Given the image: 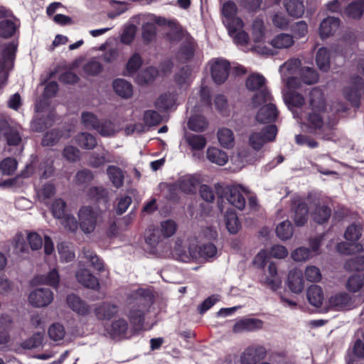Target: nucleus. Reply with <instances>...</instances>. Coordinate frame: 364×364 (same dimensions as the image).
<instances>
[{"instance_id":"nucleus-14","label":"nucleus","mask_w":364,"mask_h":364,"mask_svg":"<svg viewBox=\"0 0 364 364\" xmlns=\"http://www.w3.org/2000/svg\"><path fill=\"white\" fill-rule=\"evenodd\" d=\"M112 87L114 93L122 99L129 100L133 96V85L126 79L119 77L114 79Z\"/></svg>"},{"instance_id":"nucleus-18","label":"nucleus","mask_w":364,"mask_h":364,"mask_svg":"<svg viewBox=\"0 0 364 364\" xmlns=\"http://www.w3.org/2000/svg\"><path fill=\"white\" fill-rule=\"evenodd\" d=\"M292 220L296 227H303L307 223L309 209L305 201L300 200L292 208Z\"/></svg>"},{"instance_id":"nucleus-45","label":"nucleus","mask_w":364,"mask_h":364,"mask_svg":"<svg viewBox=\"0 0 364 364\" xmlns=\"http://www.w3.org/2000/svg\"><path fill=\"white\" fill-rule=\"evenodd\" d=\"M252 97L251 102L253 107H257L265 104L271 98V93L267 86H264L256 91Z\"/></svg>"},{"instance_id":"nucleus-62","label":"nucleus","mask_w":364,"mask_h":364,"mask_svg":"<svg viewBox=\"0 0 364 364\" xmlns=\"http://www.w3.org/2000/svg\"><path fill=\"white\" fill-rule=\"evenodd\" d=\"M269 257L267 251L265 249H262L255 256L252 264L255 267L259 269H263L268 262Z\"/></svg>"},{"instance_id":"nucleus-26","label":"nucleus","mask_w":364,"mask_h":364,"mask_svg":"<svg viewBox=\"0 0 364 364\" xmlns=\"http://www.w3.org/2000/svg\"><path fill=\"white\" fill-rule=\"evenodd\" d=\"M262 320H237L233 331L237 333L253 331L262 328Z\"/></svg>"},{"instance_id":"nucleus-29","label":"nucleus","mask_w":364,"mask_h":364,"mask_svg":"<svg viewBox=\"0 0 364 364\" xmlns=\"http://www.w3.org/2000/svg\"><path fill=\"white\" fill-rule=\"evenodd\" d=\"M283 5L287 14L294 18L302 17L304 14V5L302 0H284Z\"/></svg>"},{"instance_id":"nucleus-48","label":"nucleus","mask_w":364,"mask_h":364,"mask_svg":"<svg viewBox=\"0 0 364 364\" xmlns=\"http://www.w3.org/2000/svg\"><path fill=\"white\" fill-rule=\"evenodd\" d=\"M66 202L60 198H56L53 200L50 206V211L53 218L56 219L63 218L65 214Z\"/></svg>"},{"instance_id":"nucleus-58","label":"nucleus","mask_w":364,"mask_h":364,"mask_svg":"<svg viewBox=\"0 0 364 364\" xmlns=\"http://www.w3.org/2000/svg\"><path fill=\"white\" fill-rule=\"evenodd\" d=\"M156 26L154 23L146 22L142 25L141 36L146 43L151 42L156 36Z\"/></svg>"},{"instance_id":"nucleus-20","label":"nucleus","mask_w":364,"mask_h":364,"mask_svg":"<svg viewBox=\"0 0 364 364\" xmlns=\"http://www.w3.org/2000/svg\"><path fill=\"white\" fill-rule=\"evenodd\" d=\"M96 318H113L119 311V306L111 302H102L93 309Z\"/></svg>"},{"instance_id":"nucleus-21","label":"nucleus","mask_w":364,"mask_h":364,"mask_svg":"<svg viewBox=\"0 0 364 364\" xmlns=\"http://www.w3.org/2000/svg\"><path fill=\"white\" fill-rule=\"evenodd\" d=\"M20 26L19 20L16 17L13 19L4 18L0 21V38L9 39L12 38Z\"/></svg>"},{"instance_id":"nucleus-27","label":"nucleus","mask_w":364,"mask_h":364,"mask_svg":"<svg viewBox=\"0 0 364 364\" xmlns=\"http://www.w3.org/2000/svg\"><path fill=\"white\" fill-rule=\"evenodd\" d=\"M331 215V209L327 205L316 204L311 213L312 220L318 225L327 223Z\"/></svg>"},{"instance_id":"nucleus-16","label":"nucleus","mask_w":364,"mask_h":364,"mask_svg":"<svg viewBox=\"0 0 364 364\" xmlns=\"http://www.w3.org/2000/svg\"><path fill=\"white\" fill-rule=\"evenodd\" d=\"M66 303L69 308L76 312L79 316H87L92 311L90 306L84 300L75 294H70L66 297Z\"/></svg>"},{"instance_id":"nucleus-61","label":"nucleus","mask_w":364,"mask_h":364,"mask_svg":"<svg viewBox=\"0 0 364 364\" xmlns=\"http://www.w3.org/2000/svg\"><path fill=\"white\" fill-rule=\"evenodd\" d=\"M311 252L309 248L306 247H299L292 251L291 254V259L295 262H304L311 257Z\"/></svg>"},{"instance_id":"nucleus-30","label":"nucleus","mask_w":364,"mask_h":364,"mask_svg":"<svg viewBox=\"0 0 364 364\" xmlns=\"http://www.w3.org/2000/svg\"><path fill=\"white\" fill-rule=\"evenodd\" d=\"M331 50L322 46L319 48L316 54V63L318 69L323 72H328L330 69Z\"/></svg>"},{"instance_id":"nucleus-35","label":"nucleus","mask_w":364,"mask_h":364,"mask_svg":"<svg viewBox=\"0 0 364 364\" xmlns=\"http://www.w3.org/2000/svg\"><path fill=\"white\" fill-rule=\"evenodd\" d=\"M107 174L114 187L119 188L123 186L124 176L119 166L109 165L107 168Z\"/></svg>"},{"instance_id":"nucleus-5","label":"nucleus","mask_w":364,"mask_h":364,"mask_svg":"<svg viewBox=\"0 0 364 364\" xmlns=\"http://www.w3.org/2000/svg\"><path fill=\"white\" fill-rule=\"evenodd\" d=\"M221 188V191L216 187L217 193L222 198H225L230 204L237 208L238 210H243L245 207L246 200L239 188L235 186H227L223 188L219 183L217 184Z\"/></svg>"},{"instance_id":"nucleus-47","label":"nucleus","mask_w":364,"mask_h":364,"mask_svg":"<svg viewBox=\"0 0 364 364\" xmlns=\"http://www.w3.org/2000/svg\"><path fill=\"white\" fill-rule=\"evenodd\" d=\"M344 267L350 272H362L364 271V255L355 256L348 259Z\"/></svg>"},{"instance_id":"nucleus-49","label":"nucleus","mask_w":364,"mask_h":364,"mask_svg":"<svg viewBox=\"0 0 364 364\" xmlns=\"http://www.w3.org/2000/svg\"><path fill=\"white\" fill-rule=\"evenodd\" d=\"M364 284V275L353 274L348 277L346 283L347 289L352 293L360 291Z\"/></svg>"},{"instance_id":"nucleus-34","label":"nucleus","mask_w":364,"mask_h":364,"mask_svg":"<svg viewBox=\"0 0 364 364\" xmlns=\"http://www.w3.org/2000/svg\"><path fill=\"white\" fill-rule=\"evenodd\" d=\"M283 100L287 108L291 111H293V108L301 107L305 103L303 95L297 92H287L283 95Z\"/></svg>"},{"instance_id":"nucleus-3","label":"nucleus","mask_w":364,"mask_h":364,"mask_svg":"<svg viewBox=\"0 0 364 364\" xmlns=\"http://www.w3.org/2000/svg\"><path fill=\"white\" fill-rule=\"evenodd\" d=\"M98 213L90 205L82 206L77 213L79 227L85 234L88 235L94 232L96 228Z\"/></svg>"},{"instance_id":"nucleus-52","label":"nucleus","mask_w":364,"mask_h":364,"mask_svg":"<svg viewBox=\"0 0 364 364\" xmlns=\"http://www.w3.org/2000/svg\"><path fill=\"white\" fill-rule=\"evenodd\" d=\"M18 167V162L16 159L11 157L5 158L0 163V170L3 175L11 176L12 175Z\"/></svg>"},{"instance_id":"nucleus-59","label":"nucleus","mask_w":364,"mask_h":364,"mask_svg":"<svg viewBox=\"0 0 364 364\" xmlns=\"http://www.w3.org/2000/svg\"><path fill=\"white\" fill-rule=\"evenodd\" d=\"M218 253L216 246L211 242L201 244L199 246V257L208 259L214 257Z\"/></svg>"},{"instance_id":"nucleus-46","label":"nucleus","mask_w":364,"mask_h":364,"mask_svg":"<svg viewBox=\"0 0 364 364\" xmlns=\"http://www.w3.org/2000/svg\"><path fill=\"white\" fill-rule=\"evenodd\" d=\"M175 104V100L170 93L161 94L155 102L157 109L166 112L171 109Z\"/></svg>"},{"instance_id":"nucleus-50","label":"nucleus","mask_w":364,"mask_h":364,"mask_svg":"<svg viewBox=\"0 0 364 364\" xmlns=\"http://www.w3.org/2000/svg\"><path fill=\"white\" fill-rule=\"evenodd\" d=\"M44 339L43 332H37L31 337L24 341L21 346L25 349L36 348L42 346Z\"/></svg>"},{"instance_id":"nucleus-25","label":"nucleus","mask_w":364,"mask_h":364,"mask_svg":"<svg viewBox=\"0 0 364 364\" xmlns=\"http://www.w3.org/2000/svg\"><path fill=\"white\" fill-rule=\"evenodd\" d=\"M159 75V70L154 66H147L136 75V82L139 85H146L153 82Z\"/></svg>"},{"instance_id":"nucleus-39","label":"nucleus","mask_w":364,"mask_h":364,"mask_svg":"<svg viewBox=\"0 0 364 364\" xmlns=\"http://www.w3.org/2000/svg\"><path fill=\"white\" fill-rule=\"evenodd\" d=\"M299 77L304 84L309 85L316 84L319 80L318 72L314 68L309 66L301 68Z\"/></svg>"},{"instance_id":"nucleus-56","label":"nucleus","mask_w":364,"mask_h":364,"mask_svg":"<svg viewBox=\"0 0 364 364\" xmlns=\"http://www.w3.org/2000/svg\"><path fill=\"white\" fill-rule=\"evenodd\" d=\"M81 121L86 128H91L95 130L100 122L95 114L87 111H84L81 113Z\"/></svg>"},{"instance_id":"nucleus-13","label":"nucleus","mask_w":364,"mask_h":364,"mask_svg":"<svg viewBox=\"0 0 364 364\" xmlns=\"http://www.w3.org/2000/svg\"><path fill=\"white\" fill-rule=\"evenodd\" d=\"M88 195L95 200L99 209L102 211L109 206V193L106 188L102 186H92L89 188Z\"/></svg>"},{"instance_id":"nucleus-19","label":"nucleus","mask_w":364,"mask_h":364,"mask_svg":"<svg viewBox=\"0 0 364 364\" xmlns=\"http://www.w3.org/2000/svg\"><path fill=\"white\" fill-rule=\"evenodd\" d=\"M18 41H12L2 45L1 51V62L4 65H10L11 68L14 66V60L16 59V53L18 50Z\"/></svg>"},{"instance_id":"nucleus-36","label":"nucleus","mask_w":364,"mask_h":364,"mask_svg":"<svg viewBox=\"0 0 364 364\" xmlns=\"http://www.w3.org/2000/svg\"><path fill=\"white\" fill-rule=\"evenodd\" d=\"M267 80L260 73H252L250 75L245 82L246 88L249 91H256L266 86Z\"/></svg>"},{"instance_id":"nucleus-9","label":"nucleus","mask_w":364,"mask_h":364,"mask_svg":"<svg viewBox=\"0 0 364 364\" xmlns=\"http://www.w3.org/2000/svg\"><path fill=\"white\" fill-rule=\"evenodd\" d=\"M60 274L56 268H53L46 274H36L31 281V286L34 287L47 285L55 289L59 287Z\"/></svg>"},{"instance_id":"nucleus-57","label":"nucleus","mask_w":364,"mask_h":364,"mask_svg":"<svg viewBox=\"0 0 364 364\" xmlns=\"http://www.w3.org/2000/svg\"><path fill=\"white\" fill-rule=\"evenodd\" d=\"M103 70V65L95 60H88L83 66V71L90 76H97Z\"/></svg>"},{"instance_id":"nucleus-8","label":"nucleus","mask_w":364,"mask_h":364,"mask_svg":"<svg viewBox=\"0 0 364 364\" xmlns=\"http://www.w3.org/2000/svg\"><path fill=\"white\" fill-rule=\"evenodd\" d=\"M267 355L266 348L260 345H252L246 348L241 353V364H257L263 360Z\"/></svg>"},{"instance_id":"nucleus-38","label":"nucleus","mask_w":364,"mask_h":364,"mask_svg":"<svg viewBox=\"0 0 364 364\" xmlns=\"http://www.w3.org/2000/svg\"><path fill=\"white\" fill-rule=\"evenodd\" d=\"M275 233L277 237L282 240L284 241L290 239L294 233L291 223L289 220L282 221L277 225Z\"/></svg>"},{"instance_id":"nucleus-15","label":"nucleus","mask_w":364,"mask_h":364,"mask_svg":"<svg viewBox=\"0 0 364 364\" xmlns=\"http://www.w3.org/2000/svg\"><path fill=\"white\" fill-rule=\"evenodd\" d=\"M287 284L289 290L294 294H300L304 289L303 272L298 269H291L287 275Z\"/></svg>"},{"instance_id":"nucleus-22","label":"nucleus","mask_w":364,"mask_h":364,"mask_svg":"<svg viewBox=\"0 0 364 364\" xmlns=\"http://www.w3.org/2000/svg\"><path fill=\"white\" fill-rule=\"evenodd\" d=\"M225 227L231 235L237 234L242 228L241 223L235 210L228 208L224 214Z\"/></svg>"},{"instance_id":"nucleus-60","label":"nucleus","mask_w":364,"mask_h":364,"mask_svg":"<svg viewBox=\"0 0 364 364\" xmlns=\"http://www.w3.org/2000/svg\"><path fill=\"white\" fill-rule=\"evenodd\" d=\"M267 142L274 141L278 133V129L275 124L269 123L264 126L259 132Z\"/></svg>"},{"instance_id":"nucleus-37","label":"nucleus","mask_w":364,"mask_h":364,"mask_svg":"<svg viewBox=\"0 0 364 364\" xmlns=\"http://www.w3.org/2000/svg\"><path fill=\"white\" fill-rule=\"evenodd\" d=\"M184 138L188 145L194 151L203 150L207 144L206 138L203 135L186 134Z\"/></svg>"},{"instance_id":"nucleus-12","label":"nucleus","mask_w":364,"mask_h":364,"mask_svg":"<svg viewBox=\"0 0 364 364\" xmlns=\"http://www.w3.org/2000/svg\"><path fill=\"white\" fill-rule=\"evenodd\" d=\"M279 111L275 105L268 103L262 106L257 111L255 119L259 124L274 123L278 118Z\"/></svg>"},{"instance_id":"nucleus-55","label":"nucleus","mask_w":364,"mask_h":364,"mask_svg":"<svg viewBox=\"0 0 364 364\" xmlns=\"http://www.w3.org/2000/svg\"><path fill=\"white\" fill-rule=\"evenodd\" d=\"M102 136H112L116 133L114 124L110 120L100 122L95 129Z\"/></svg>"},{"instance_id":"nucleus-64","label":"nucleus","mask_w":364,"mask_h":364,"mask_svg":"<svg viewBox=\"0 0 364 364\" xmlns=\"http://www.w3.org/2000/svg\"><path fill=\"white\" fill-rule=\"evenodd\" d=\"M93 178L94 176L92 171L83 168L77 171L74 180L76 184L82 185L90 183Z\"/></svg>"},{"instance_id":"nucleus-7","label":"nucleus","mask_w":364,"mask_h":364,"mask_svg":"<svg viewBox=\"0 0 364 364\" xmlns=\"http://www.w3.org/2000/svg\"><path fill=\"white\" fill-rule=\"evenodd\" d=\"M230 62L223 58L215 59L213 64L210 67V74L213 81L216 85L223 84L230 73Z\"/></svg>"},{"instance_id":"nucleus-6","label":"nucleus","mask_w":364,"mask_h":364,"mask_svg":"<svg viewBox=\"0 0 364 364\" xmlns=\"http://www.w3.org/2000/svg\"><path fill=\"white\" fill-rule=\"evenodd\" d=\"M363 88V79L359 75H356L352 78L350 85L343 89V94L345 99L348 101L351 105L355 108H359Z\"/></svg>"},{"instance_id":"nucleus-10","label":"nucleus","mask_w":364,"mask_h":364,"mask_svg":"<svg viewBox=\"0 0 364 364\" xmlns=\"http://www.w3.org/2000/svg\"><path fill=\"white\" fill-rule=\"evenodd\" d=\"M196 43L191 36L183 41L176 52V57L178 61L188 63L192 60L196 54Z\"/></svg>"},{"instance_id":"nucleus-17","label":"nucleus","mask_w":364,"mask_h":364,"mask_svg":"<svg viewBox=\"0 0 364 364\" xmlns=\"http://www.w3.org/2000/svg\"><path fill=\"white\" fill-rule=\"evenodd\" d=\"M341 20L338 17L327 16L319 25V36L321 39H326L334 34L340 26Z\"/></svg>"},{"instance_id":"nucleus-40","label":"nucleus","mask_w":364,"mask_h":364,"mask_svg":"<svg viewBox=\"0 0 364 364\" xmlns=\"http://www.w3.org/2000/svg\"><path fill=\"white\" fill-rule=\"evenodd\" d=\"M63 136L59 129L53 128L46 132L42 138L41 145L43 146H53L58 144Z\"/></svg>"},{"instance_id":"nucleus-33","label":"nucleus","mask_w":364,"mask_h":364,"mask_svg":"<svg viewBox=\"0 0 364 364\" xmlns=\"http://www.w3.org/2000/svg\"><path fill=\"white\" fill-rule=\"evenodd\" d=\"M206 157L209 161L218 166H224L228 161L226 152L212 146L207 149Z\"/></svg>"},{"instance_id":"nucleus-31","label":"nucleus","mask_w":364,"mask_h":364,"mask_svg":"<svg viewBox=\"0 0 364 364\" xmlns=\"http://www.w3.org/2000/svg\"><path fill=\"white\" fill-rule=\"evenodd\" d=\"M361 0H353L344 8L345 15L353 20H360L364 14Z\"/></svg>"},{"instance_id":"nucleus-42","label":"nucleus","mask_w":364,"mask_h":364,"mask_svg":"<svg viewBox=\"0 0 364 364\" xmlns=\"http://www.w3.org/2000/svg\"><path fill=\"white\" fill-rule=\"evenodd\" d=\"M293 36L289 33H282L277 35L270 42L275 48H287L294 44Z\"/></svg>"},{"instance_id":"nucleus-32","label":"nucleus","mask_w":364,"mask_h":364,"mask_svg":"<svg viewBox=\"0 0 364 364\" xmlns=\"http://www.w3.org/2000/svg\"><path fill=\"white\" fill-rule=\"evenodd\" d=\"M76 144L85 150H92L97 144L96 138L88 132L78 133L75 137Z\"/></svg>"},{"instance_id":"nucleus-43","label":"nucleus","mask_w":364,"mask_h":364,"mask_svg":"<svg viewBox=\"0 0 364 364\" xmlns=\"http://www.w3.org/2000/svg\"><path fill=\"white\" fill-rule=\"evenodd\" d=\"M188 128L196 132H203L208 127V122L202 115H192L188 121Z\"/></svg>"},{"instance_id":"nucleus-11","label":"nucleus","mask_w":364,"mask_h":364,"mask_svg":"<svg viewBox=\"0 0 364 364\" xmlns=\"http://www.w3.org/2000/svg\"><path fill=\"white\" fill-rule=\"evenodd\" d=\"M351 305V298L346 292L338 293L330 296L326 303L327 311H344Z\"/></svg>"},{"instance_id":"nucleus-41","label":"nucleus","mask_w":364,"mask_h":364,"mask_svg":"<svg viewBox=\"0 0 364 364\" xmlns=\"http://www.w3.org/2000/svg\"><path fill=\"white\" fill-rule=\"evenodd\" d=\"M218 142L226 149L232 148L234 145V134L228 128L219 129L217 133Z\"/></svg>"},{"instance_id":"nucleus-44","label":"nucleus","mask_w":364,"mask_h":364,"mask_svg":"<svg viewBox=\"0 0 364 364\" xmlns=\"http://www.w3.org/2000/svg\"><path fill=\"white\" fill-rule=\"evenodd\" d=\"M252 39L255 43L263 41L265 36V28L264 21L262 18H256L252 24Z\"/></svg>"},{"instance_id":"nucleus-24","label":"nucleus","mask_w":364,"mask_h":364,"mask_svg":"<svg viewBox=\"0 0 364 364\" xmlns=\"http://www.w3.org/2000/svg\"><path fill=\"white\" fill-rule=\"evenodd\" d=\"M144 64V60L141 54L138 52H134L129 58L125 65V76L133 77L137 74L140 70V68Z\"/></svg>"},{"instance_id":"nucleus-28","label":"nucleus","mask_w":364,"mask_h":364,"mask_svg":"<svg viewBox=\"0 0 364 364\" xmlns=\"http://www.w3.org/2000/svg\"><path fill=\"white\" fill-rule=\"evenodd\" d=\"M306 297L311 305L315 307L321 306L324 299L322 288L316 284L310 285L306 291Z\"/></svg>"},{"instance_id":"nucleus-1","label":"nucleus","mask_w":364,"mask_h":364,"mask_svg":"<svg viewBox=\"0 0 364 364\" xmlns=\"http://www.w3.org/2000/svg\"><path fill=\"white\" fill-rule=\"evenodd\" d=\"M103 323L106 333L113 339L130 338L133 334L141 331L150 330L154 323L149 325L147 320H129L131 326L127 320H104Z\"/></svg>"},{"instance_id":"nucleus-51","label":"nucleus","mask_w":364,"mask_h":364,"mask_svg":"<svg viewBox=\"0 0 364 364\" xmlns=\"http://www.w3.org/2000/svg\"><path fill=\"white\" fill-rule=\"evenodd\" d=\"M362 235L360 226L356 224L348 225L344 232V237L347 241L356 242Z\"/></svg>"},{"instance_id":"nucleus-63","label":"nucleus","mask_w":364,"mask_h":364,"mask_svg":"<svg viewBox=\"0 0 364 364\" xmlns=\"http://www.w3.org/2000/svg\"><path fill=\"white\" fill-rule=\"evenodd\" d=\"M57 249L60 255V260L62 262H69L75 259V252L70 250L68 245H65V243H58L57 245Z\"/></svg>"},{"instance_id":"nucleus-53","label":"nucleus","mask_w":364,"mask_h":364,"mask_svg":"<svg viewBox=\"0 0 364 364\" xmlns=\"http://www.w3.org/2000/svg\"><path fill=\"white\" fill-rule=\"evenodd\" d=\"M48 333L51 340L54 341H59L64 338L65 330L61 323L57 322L49 327Z\"/></svg>"},{"instance_id":"nucleus-2","label":"nucleus","mask_w":364,"mask_h":364,"mask_svg":"<svg viewBox=\"0 0 364 364\" xmlns=\"http://www.w3.org/2000/svg\"><path fill=\"white\" fill-rule=\"evenodd\" d=\"M135 298L128 318H144L146 312L155 301V296L149 289L138 288L134 291Z\"/></svg>"},{"instance_id":"nucleus-23","label":"nucleus","mask_w":364,"mask_h":364,"mask_svg":"<svg viewBox=\"0 0 364 364\" xmlns=\"http://www.w3.org/2000/svg\"><path fill=\"white\" fill-rule=\"evenodd\" d=\"M79 283L85 287L98 290L100 287L98 279L87 269H82L76 274Z\"/></svg>"},{"instance_id":"nucleus-54","label":"nucleus","mask_w":364,"mask_h":364,"mask_svg":"<svg viewBox=\"0 0 364 364\" xmlns=\"http://www.w3.org/2000/svg\"><path fill=\"white\" fill-rule=\"evenodd\" d=\"M145 125L154 127L159 124L162 121L161 115L153 109L146 110L143 117Z\"/></svg>"},{"instance_id":"nucleus-4","label":"nucleus","mask_w":364,"mask_h":364,"mask_svg":"<svg viewBox=\"0 0 364 364\" xmlns=\"http://www.w3.org/2000/svg\"><path fill=\"white\" fill-rule=\"evenodd\" d=\"M54 299V293L48 287H34L30 291L28 300L31 306L35 308L48 306Z\"/></svg>"}]
</instances>
